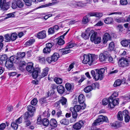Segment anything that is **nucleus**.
I'll return each mask as SVG.
<instances>
[{
  "label": "nucleus",
  "instance_id": "f257e3e1",
  "mask_svg": "<svg viewBox=\"0 0 130 130\" xmlns=\"http://www.w3.org/2000/svg\"><path fill=\"white\" fill-rule=\"evenodd\" d=\"M13 62L18 64L19 69L22 71H24V52H19L17 53V56H12L7 59L5 66L8 69H11L13 66Z\"/></svg>",
  "mask_w": 130,
  "mask_h": 130
},
{
  "label": "nucleus",
  "instance_id": "f03ea898",
  "mask_svg": "<svg viewBox=\"0 0 130 130\" xmlns=\"http://www.w3.org/2000/svg\"><path fill=\"white\" fill-rule=\"evenodd\" d=\"M83 59L82 62L84 64L88 63L89 65L92 64L93 61L96 59L95 56L93 55L89 54L88 55L84 54L82 56Z\"/></svg>",
  "mask_w": 130,
  "mask_h": 130
},
{
  "label": "nucleus",
  "instance_id": "7ed1b4c3",
  "mask_svg": "<svg viewBox=\"0 0 130 130\" xmlns=\"http://www.w3.org/2000/svg\"><path fill=\"white\" fill-rule=\"evenodd\" d=\"M117 93L115 92L111 96L109 97V107L111 108H113L115 106L119 104L118 98L115 99V98L118 96Z\"/></svg>",
  "mask_w": 130,
  "mask_h": 130
},
{
  "label": "nucleus",
  "instance_id": "20e7f679",
  "mask_svg": "<svg viewBox=\"0 0 130 130\" xmlns=\"http://www.w3.org/2000/svg\"><path fill=\"white\" fill-rule=\"evenodd\" d=\"M130 63V57L126 58L122 57L118 61L119 66L122 68H126L129 66Z\"/></svg>",
  "mask_w": 130,
  "mask_h": 130
},
{
  "label": "nucleus",
  "instance_id": "39448f33",
  "mask_svg": "<svg viewBox=\"0 0 130 130\" xmlns=\"http://www.w3.org/2000/svg\"><path fill=\"white\" fill-rule=\"evenodd\" d=\"M104 122L107 123L109 122V121L107 118L106 116L100 115L98 116L97 119L94 120L92 125L93 126H96L99 125L100 123H101L102 122Z\"/></svg>",
  "mask_w": 130,
  "mask_h": 130
},
{
  "label": "nucleus",
  "instance_id": "423d86ee",
  "mask_svg": "<svg viewBox=\"0 0 130 130\" xmlns=\"http://www.w3.org/2000/svg\"><path fill=\"white\" fill-rule=\"evenodd\" d=\"M28 111L25 113V116L26 119H29L33 116L34 113L36 110L35 107L30 105H28L27 107Z\"/></svg>",
  "mask_w": 130,
  "mask_h": 130
},
{
  "label": "nucleus",
  "instance_id": "0eeeda50",
  "mask_svg": "<svg viewBox=\"0 0 130 130\" xmlns=\"http://www.w3.org/2000/svg\"><path fill=\"white\" fill-rule=\"evenodd\" d=\"M96 73L94 76V78L95 80H97L99 79L101 80L103 78V74L105 71V69L103 68H101L100 69H96Z\"/></svg>",
  "mask_w": 130,
  "mask_h": 130
},
{
  "label": "nucleus",
  "instance_id": "6e6552de",
  "mask_svg": "<svg viewBox=\"0 0 130 130\" xmlns=\"http://www.w3.org/2000/svg\"><path fill=\"white\" fill-rule=\"evenodd\" d=\"M93 33L92 34L90 38L91 41L94 42L96 44L100 43L102 41L101 38L100 37L97 36V33L96 32H93Z\"/></svg>",
  "mask_w": 130,
  "mask_h": 130
},
{
  "label": "nucleus",
  "instance_id": "1a4fd4ad",
  "mask_svg": "<svg viewBox=\"0 0 130 130\" xmlns=\"http://www.w3.org/2000/svg\"><path fill=\"white\" fill-rule=\"evenodd\" d=\"M0 7L3 10H7L9 8L8 3L6 2V0H1Z\"/></svg>",
  "mask_w": 130,
  "mask_h": 130
},
{
  "label": "nucleus",
  "instance_id": "9d476101",
  "mask_svg": "<svg viewBox=\"0 0 130 130\" xmlns=\"http://www.w3.org/2000/svg\"><path fill=\"white\" fill-rule=\"evenodd\" d=\"M109 53L107 51L104 52L103 53L100 54L99 56L100 60L101 62L106 61L108 56Z\"/></svg>",
  "mask_w": 130,
  "mask_h": 130
},
{
  "label": "nucleus",
  "instance_id": "9b49d317",
  "mask_svg": "<svg viewBox=\"0 0 130 130\" xmlns=\"http://www.w3.org/2000/svg\"><path fill=\"white\" fill-rule=\"evenodd\" d=\"M86 105L85 103L84 105L82 106L79 105H76L74 106V107H71L70 109H71L73 111H77L78 112L80 109L83 110L85 108Z\"/></svg>",
  "mask_w": 130,
  "mask_h": 130
},
{
  "label": "nucleus",
  "instance_id": "f8f14e48",
  "mask_svg": "<svg viewBox=\"0 0 130 130\" xmlns=\"http://www.w3.org/2000/svg\"><path fill=\"white\" fill-rule=\"evenodd\" d=\"M30 118L26 119V116H25V126L28 129H33L34 128V127L32 125L30 126L31 124V122L29 120Z\"/></svg>",
  "mask_w": 130,
  "mask_h": 130
},
{
  "label": "nucleus",
  "instance_id": "ddd939ff",
  "mask_svg": "<svg viewBox=\"0 0 130 130\" xmlns=\"http://www.w3.org/2000/svg\"><path fill=\"white\" fill-rule=\"evenodd\" d=\"M126 80L125 79H123L122 81L120 79H117L115 82L113 84V86L115 87H116L120 86L121 84L127 85L128 84L126 83Z\"/></svg>",
  "mask_w": 130,
  "mask_h": 130
},
{
  "label": "nucleus",
  "instance_id": "4468645a",
  "mask_svg": "<svg viewBox=\"0 0 130 130\" xmlns=\"http://www.w3.org/2000/svg\"><path fill=\"white\" fill-rule=\"evenodd\" d=\"M46 37V32L45 30L38 32L37 34L36 37L39 39H43Z\"/></svg>",
  "mask_w": 130,
  "mask_h": 130
},
{
  "label": "nucleus",
  "instance_id": "2eb2a0df",
  "mask_svg": "<svg viewBox=\"0 0 130 130\" xmlns=\"http://www.w3.org/2000/svg\"><path fill=\"white\" fill-rule=\"evenodd\" d=\"M83 122L82 121H80L78 122H76L73 125V128L75 129L79 130L81 127L83 126Z\"/></svg>",
  "mask_w": 130,
  "mask_h": 130
},
{
  "label": "nucleus",
  "instance_id": "dca6fc26",
  "mask_svg": "<svg viewBox=\"0 0 130 130\" xmlns=\"http://www.w3.org/2000/svg\"><path fill=\"white\" fill-rule=\"evenodd\" d=\"M41 72V70L38 67H35V70L32 73V75L34 78H36L38 75L39 73Z\"/></svg>",
  "mask_w": 130,
  "mask_h": 130
},
{
  "label": "nucleus",
  "instance_id": "f3484780",
  "mask_svg": "<svg viewBox=\"0 0 130 130\" xmlns=\"http://www.w3.org/2000/svg\"><path fill=\"white\" fill-rule=\"evenodd\" d=\"M111 39V37L110 34L108 33H106L103 36L102 41L105 44L108 40H110Z\"/></svg>",
  "mask_w": 130,
  "mask_h": 130
},
{
  "label": "nucleus",
  "instance_id": "a211bd4d",
  "mask_svg": "<svg viewBox=\"0 0 130 130\" xmlns=\"http://www.w3.org/2000/svg\"><path fill=\"white\" fill-rule=\"evenodd\" d=\"M33 64L31 62H29L27 66L26 67V69L28 72L31 73L35 70V68L33 67Z\"/></svg>",
  "mask_w": 130,
  "mask_h": 130
},
{
  "label": "nucleus",
  "instance_id": "6ab92c4d",
  "mask_svg": "<svg viewBox=\"0 0 130 130\" xmlns=\"http://www.w3.org/2000/svg\"><path fill=\"white\" fill-rule=\"evenodd\" d=\"M123 115L126 122H128L130 120V117L128 115V111L126 110L123 111Z\"/></svg>",
  "mask_w": 130,
  "mask_h": 130
},
{
  "label": "nucleus",
  "instance_id": "aec40b11",
  "mask_svg": "<svg viewBox=\"0 0 130 130\" xmlns=\"http://www.w3.org/2000/svg\"><path fill=\"white\" fill-rule=\"evenodd\" d=\"M48 71L49 68L48 67H46L44 69L41 74L39 75L40 77L42 78L46 76L48 73Z\"/></svg>",
  "mask_w": 130,
  "mask_h": 130
},
{
  "label": "nucleus",
  "instance_id": "412c9836",
  "mask_svg": "<svg viewBox=\"0 0 130 130\" xmlns=\"http://www.w3.org/2000/svg\"><path fill=\"white\" fill-rule=\"evenodd\" d=\"M93 32V31H91L90 33H89L86 30L85 33L82 34V36L84 39H87L89 38L91 34Z\"/></svg>",
  "mask_w": 130,
  "mask_h": 130
},
{
  "label": "nucleus",
  "instance_id": "4be33fe9",
  "mask_svg": "<svg viewBox=\"0 0 130 130\" xmlns=\"http://www.w3.org/2000/svg\"><path fill=\"white\" fill-rule=\"evenodd\" d=\"M85 100V98L83 95L82 94H80L78 97V102L80 104H84V102Z\"/></svg>",
  "mask_w": 130,
  "mask_h": 130
},
{
  "label": "nucleus",
  "instance_id": "5701e85b",
  "mask_svg": "<svg viewBox=\"0 0 130 130\" xmlns=\"http://www.w3.org/2000/svg\"><path fill=\"white\" fill-rule=\"evenodd\" d=\"M57 90L59 93L60 94H62L64 92L65 89L62 86L60 85L57 87Z\"/></svg>",
  "mask_w": 130,
  "mask_h": 130
},
{
  "label": "nucleus",
  "instance_id": "b1692460",
  "mask_svg": "<svg viewBox=\"0 0 130 130\" xmlns=\"http://www.w3.org/2000/svg\"><path fill=\"white\" fill-rule=\"evenodd\" d=\"M50 125L53 128L56 127L57 125V123L56 120L54 119H52L50 122Z\"/></svg>",
  "mask_w": 130,
  "mask_h": 130
},
{
  "label": "nucleus",
  "instance_id": "393cba45",
  "mask_svg": "<svg viewBox=\"0 0 130 130\" xmlns=\"http://www.w3.org/2000/svg\"><path fill=\"white\" fill-rule=\"evenodd\" d=\"M130 43V40H124L121 42V44L124 47L127 46Z\"/></svg>",
  "mask_w": 130,
  "mask_h": 130
},
{
  "label": "nucleus",
  "instance_id": "a878e982",
  "mask_svg": "<svg viewBox=\"0 0 130 130\" xmlns=\"http://www.w3.org/2000/svg\"><path fill=\"white\" fill-rule=\"evenodd\" d=\"M104 21L106 24H109L113 22V20L112 18L108 17L106 18Z\"/></svg>",
  "mask_w": 130,
  "mask_h": 130
},
{
  "label": "nucleus",
  "instance_id": "bb28decb",
  "mask_svg": "<svg viewBox=\"0 0 130 130\" xmlns=\"http://www.w3.org/2000/svg\"><path fill=\"white\" fill-rule=\"evenodd\" d=\"M53 61H56L59 57V54L57 53H54L51 56Z\"/></svg>",
  "mask_w": 130,
  "mask_h": 130
},
{
  "label": "nucleus",
  "instance_id": "cd10ccee",
  "mask_svg": "<svg viewBox=\"0 0 130 130\" xmlns=\"http://www.w3.org/2000/svg\"><path fill=\"white\" fill-rule=\"evenodd\" d=\"M7 58V57L5 55L0 56V64H3V62H4Z\"/></svg>",
  "mask_w": 130,
  "mask_h": 130
},
{
  "label": "nucleus",
  "instance_id": "c85d7f7f",
  "mask_svg": "<svg viewBox=\"0 0 130 130\" xmlns=\"http://www.w3.org/2000/svg\"><path fill=\"white\" fill-rule=\"evenodd\" d=\"M37 59L41 63L44 64L45 62V59L44 57L39 56L37 57Z\"/></svg>",
  "mask_w": 130,
  "mask_h": 130
},
{
  "label": "nucleus",
  "instance_id": "c756f323",
  "mask_svg": "<svg viewBox=\"0 0 130 130\" xmlns=\"http://www.w3.org/2000/svg\"><path fill=\"white\" fill-rule=\"evenodd\" d=\"M74 87L69 83H66V88L67 90L70 92L71 90H72Z\"/></svg>",
  "mask_w": 130,
  "mask_h": 130
},
{
  "label": "nucleus",
  "instance_id": "7c9ffc66",
  "mask_svg": "<svg viewBox=\"0 0 130 130\" xmlns=\"http://www.w3.org/2000/svg\"><path fill=\"white\" fill-rule=\"evenodd\" d=\"M35 41V39H30L25 43V45L26 46H30L33 44Z\"/></svg>",
  "mask_w": 130,
  "mask_h": 130
},
{
  "label": "nucleus",
  "instance_id": "2f4dec72",
  "mask_svg": "<svg viewBox=\"0 0 130 130\" xmlns=\"http://www.w3.org/2000/svg\"><path fill=\"white\" fill-rule=\"evenodd\" d=\"M59 101L62 105H65L66 104L67 100V99L64 97H62Z\"/></svg>",
  "mask_w": 130,
  "mask_h": 130
},
{
  "label": "nucleus",
  "instance_id": "473e14b6",
  "mask_svg": "<svg viewBox=\"0 0 130 130\" xmlns=\"http://www.w3.org/2000/svg\"><path fill=\"white\" fill-rule=\"evenodd\" d=\"M31 2H35L36 0H25V4L26 6H30L31 5Z\"/></svg>",
  "mask_w": 130,
  "mask_h": 130
},
{
  "label": "nucleus",
  "instance_id": "72a5a7b5",
  "mask_svg": "<svg viewBox=\"0 0 130 130\" xmlns=\"http://www.w3.org/2000/svg\"><path fill=\"white\" fill-rule=\"evenodd\" d=\"M43 125L46 126H47L50 124V122L48 119L46 118H44L42 120V123Z\"/></svg>",
  "mask_w": 130,
  "mask_h": 130
},
{
  "label": "nucleus",
  "instance_id": "f704fd0d",
  "mask_svg": "<svg viewBox=\"0 0 130 130\" xmlns=\"http://www.w3.org/2000/svg\"><path fill=\"white\" fill-rule=\"evenodd\" d=\"M123 112H122L121 111H119L117 115L118 119L120 121H122L123 119Z\"/></svg>",
  "mask_w": 130,
  "mask_h": 130
},
{
  "label": "nucleus",
  "instance_id": "c9c22d12",
  "mask_svg": "<svg viewBox=\"0 0 130 130\" xmlns=\"http://www.w3.org/2000/svg\"><path fill=\"white\" fill-rule=\"evenodd\" d=\"M60 122L62 124L67 125L69 124V121L68 119H64L61 120Z\"/></svg>",
  "mask_w": 130,
  "mask_h": 130
},
{
  "label": "nucleus",
  "instance_id": "e433bc0d",
  "mask_svg": "<svg viewBox=\"0 0 130 130\" xmlns=\"http://www.w3.org/2000/svg\"><path fill=\"white\" fill-rule=\"evenodd\" d=\"M18 34L15 33H13L10 35L11 40L13 41L15 40L17 37Z\"/></svg>",
  "mask_w": 130,
  "mask_h": 130
},
{
  "label": "nucleus",
  "instance_id": "4c0bfd02",
  "mask_svg": "<svg viewBox=\"0 0 130 130\" xmlns=\"http://www.w3.org/2000/svg\"><path fill=\"white\" fill-rule=\"evenodd\" d=\"M111 126L113 128H118L120 127V125L118 122H115L112 123L111 124Z\"/></svg>",
  "mask_w": 130,
  "mask_h": 130
},
{
  "label": "nucleus",
  "instance_id": "58836bf2",
  "mask_svg": "<svg viewBox=\"0 0 130 130\" xmlns=\"http://www.w3.org/2000/svg\"><path fill=\"white\" fill-rule=\"evenodd\" d=\"M115 47V45L114 43L112 42H110L109 45V46L108 47V50L112 51L114 50V48Z\"/></svg>",
  "mask_w": 130,
  "mask_h": 130
},
{
  "label": "nucleus",
  "instance_id": "ea45409f",
  "mask_svg": "<svg viewBox=\"0 0 130 130\" xmlns=\"http://www.w3.org/2000/svg\"><path fill=\"white\" fill-rule=\"evenodd\" d=\"M4 37L6 40V41L7 42H9L11 40V39L10 35L8 34H7L4 35Z\"/></svg>",
  "mask_w": 130,
  "mask_h": 130
},
{
  "label": "nucleus",
  "instance_id": "a19ab883",
  "mask_svg": "<svg viewBox=\"0 0 130 130\" xmlns=\"http://www.w3.org/2000/svg\"><path fill=\"white\" fill-rule=\"evenodd\" d=\"M92 90L91 86H88L85 87L84 89V91L86 93H88Z\"/></svg>",
  "mask_w": 130,
  "mask_h": 130
},
{
  "label": "nucleus",
  "instance_id": "79ce46f5",
  "mask_svg": "<svg viewBox=\"0 0 130 130\" xmlns=\"http://www.w3.org/2000/svg\"><path fill=\"white\" fill-rule=\"evenodd\" d=\"M61 38H60L58 39L57 43L58 44L60 45H62L64 43V40Z\"/></svg>",
  "mask_w": 130,
  "mask_h": 130
},
{
  "label": "nucleus",
  "instance_id": "37998d69",
  "mask_svg": "<svg viewBox=\"0 0 130 130\" xmlns=\"http://www.w3.org/2000/svg\"><path fill=\"white\" fill-rule=\"evenodd\" d=\"M11 126L14 130H16L18 127V124L15 122H13L12 123Z\"/></svg>",
  "mask_w": 130,
  "mask_h": 130
},
{
  "label": "nucleus",
  "instance_id": "c03bdc74",
  "mask_svg": "<svg viewBox=\"0 0 130 130\" xmlns=\"http://www.w3.org/2000/svg\"><path fill=\"white\" fill-rule=\"evenodd\" d=\"M89 21V20L87 16H85L84 17L82 20V22L83 24H86Z\"/></svg>",
  "mask_w": 130,
  "mask_h": 130
},
{
  "label": "nucleus",
  "instance_id": "a18cd8bd",
  "mask_svg": "<svg viewBox=\"0 0 130 130\" xmlns=\"http://www.w3.org/2000/svg\"><path fill=\"white\" fill-rule=\"evenodd\" d=\"M55 81L58 84H61L62 82V79L59 78H55L54 79Z\"/></svg>",
  "mask_w": 130,
  "mask_h": 130
},
{
  "label": "nucleus",
  "instance_id": "49530a36",
  "mask_svg": "<svg viewBox=\"0 0 130 130\" xmlns=\"http://www.w3.org/2000/svg\"><path fill=\"white\" fill-rule=\"evenodd\" d=\"M62 54L64 55L71 52V51L70 49L66 48L62 50Z\"/></svg>",
  "mask_w": 130,
  "mask_h": 130
},
{
  "label": "nucleus",
  "instance_id": "de8ad7c7",
  "mask_svg": "<svg viewBox=\"0 0 130 130\" xmlns=\"http://www.w3.org/2000/svg\"><path fill=\"white\" fill-rule=\"evenodd\" d=\"M38 100L36 98L33 99L31 102V104L33 105H36L37 104Z\"/></svg>",
  "mask_w": 130,
  "mask_h": 130
},
{
  "label": "nucleus",
  "instance_id": "09e8293b",
  "mask_svg": "<svg viewBox=\"0 0 130 130\" xmlns=\"http://www.w3.org/2000/svg\"><path fill=\"white\" fill-rule=\"evenodd\" d=\"M70 110L72 112L73 118L74 119H76L78 116L77 111H75L74 110L73 111L71 109Z\"/></svg>",
  "mask_w": 130,
  "mask_h": 130
},
{
  "label": "nucleus",
  "instance_id": "8fccbe9b",
  "mask_svg": "<svg viewBox=\"0 0 130 130\" xmlns=\"http://www.w3.org/2000/svg\"><path fill=\"white\" fill-rule=\"evenodd\" d=\"M109 98L108 99H107L106 98L104 99L102 101V104L103 105H106L108 104V103L109 104Z\"/></svg>",
  "mask_w": 130,
  "mask_h": 130
},
{
  "label": "nucleus",
  "instance_id": "3c124183",
  "mask_svg": "<svg viewBox=\"0 0 130 130\" xmlns=\"http://www.w3.org/2000/svg\"><path fill=\"white\" fill-rule=\"evenodd\" d=\"M51 49L49 48L46 47L44 48L43 50V52L45 54H48L50 52Z\"/></svg>",
  "mask_w": 130,
  "mask_h": 130
},
{
  "label": "nucleus",
  "instance_id": "603ef678",
  "mask_svg": "<svg viewBox=\"0 0 130 130\" xmlns=\"http://www.w3.org/2000/svg\"><path fill=\"white\" fill-rule=\"evenodd\" d=\"M53 4L54 3H49L48 4L40 6L39 7V8H42L45 7H48L49 6H50L52 5H53Z\"/></svg>",
  "mask_w": 130,
  "mask_h": 130
},
{
  "label": "nucleus",
  "instance_id": "864d4df0",
  "mask_svg": "<svg viewBox=\"0 0 130 130\" xmlns=\"http://www.w3.org/2000/svg\"><path fill=\"white\" fill-rule=\"evenodd\" d=\"M23 116H22L15 121V122L18 124L21 123L22 121Z\"/></svg>",
  "mask_w": 130,
  "mask_h": 130
},
{
  "label": "nucleus",
  "instance_id": "5fc2aeb1",
  "mask_svg": "<svg viewBox=\"0 0 130 130\" xmlns=\"http://www.w3.org/2000/svg\"><path fill=\"white\" fill-rule=\"evenodd\" d=\"M7 17H5L4 19H6L10 18H12L14 17V15L13 13H8L7 15Z\"/></svg>",
  "mask_w": 130,
  "mask_h": 130
},
{
  "label": "nucleus",
  "instance_id": "6e6d98bb",
  "mask_svg": "<svg viewBox=\"0 0 130 130\" xmlns=\"http://www.w3.org/2000/svg\"><path fill=\"white\" fill-rule=\"evenodd\" d=\"M18 7L19 8H21L23 7V4L21 1L18 0L17 2Z\"/></svg>",
  "mask_w": 130,
  "mask_h": 130
},
{
  "label": "nucleus",
  "instance_id": "4d7b16f0",
  "mask_svg": "<svg viewBox=\"0 0 130 130\" xmlns=\"http://www.w3.org/2000/svg\"><path fill=\"white\" fill-rule=\"evenodd\" d=\"M55 32V30L53 28H51L49 29L48 31V34H52Z\"/></svg>",
  "mask_w": 130,
  "mask_h": 130
},
{
  "label": "nucleus",
  "instance_id": "13d9d810",
  "mask_svg": "<svg viewBox=\"0 0 130 130\" xmlns=\"http://www.w3.org/2000/svg\"><path fill=\"white\" fill-rule=\"evenodd\" d=\"M84 4L81 2H77V7H83L84 6Z\"/></svg>",
  "mask_w": 130,
  "mask_h": 130
},
{
  "label": "nucleus",
  "instance_id": "bf43d9fd",
  "mask_svg": "<svg viewBox=\"0 0 130 130\" xmlns=\"http://www.w3.org/2000/svg\"><path fill=\"white\" fill-rule=\"evenodd\" d=\"M50 114L49 113L48 111H44L42 114V115L46 118L50 116Z\"/></svg>",
  "mask_w": 130,
  "mask_h": 130
},
{
  "label": "nucleus",
  "instance_id": "052dcab7",
  "mask_svg": "<svg viewBox=\"0 0 130 130\" xmlns=\"http://www.w3.org/2000/svg\"><path fill=\"white\" fill-rule=\"evenodd\" d=\"M125 102H128L130 101V95L125 96L124 98Z\"/></svg>",
  "mask_w": 130,
  "mask_h": 130
},
{
  "label": "nucleus",
  "instance_id": "680f3d73",
  "mask_svg": "<svg viewBox=\"0 0 130 130\" xmlns=\"http://www.w3.org/2000/svg\"><path fill=\"white\" fill-rule=\"evenodd\" d=\"M108 59V61L109 62L113 63H114V61L113 60L112 57L111 56H109V54L107 58Z\"/></svg>",
  "mask_w": 130,
  "mask_h": 130
},
{
  "label": "nucleus",
  "instance_id": "e2e57ef3",
  "mask_svg": "<svg viewBox=\"0 0 130 130\" xmlns=\"http://www.w3.org/2000/svg\"><path fill=\"white\" fill-rule=\"evenodd\" d=\"M74 44L73 43H68L67 46H66V48L69 49L71 48L74 46Z\"/></svg>",
  "mask_w": 130,
  "mask_h": 130
},
{
  "label": "nucleus",
  "instance_id": "0e129e2a",
  "mask_svg": "<svg viewBox=\"0 0 130 130\" xmlns=\"http://www.w3.org/2000/svg\"><path fill=\"white\" fill-rule=\"evenodd\" d=\"M70 6L72 7H77V2H73L70 4Z\"/></svg>",
  "mask_w": 130,
  "mask_h": 130
},
{
  "label": "nucleus",
  "instance_id": "69168bd1",
  "mask_svg": "<svg viewBox=\"0 0 130 130\" xmlns=\"http://www.w3.org/2000/svg\"><path fill=\"white\" fill-rule=\"evenodd\" d=\"M6 125L5 123H3L0 125V130H3L6 127Z\"/></svg>",
  "mask_w": 130,
  "mask_h": 130
},
{
  "label": "nucleus",
  "instance_id": "338daca9",
  "mask_svg": "<svg viewBox=\"0 0 130 130\" xmlns=\"http://www.w3.org/2000/svg\"><path fill=\"white\" fill-rule=\"evenodd\" d=\"M53 43H46V46L51 49L53 46Z\"/></svg>",
  "mask_w": 130,
  "mask_h": 130
},
{
  "label": "nucleus",
  "instance_id": "774afa93",
  "mask_svg": "<svg viewBox=\"0 0 130 130\" xmlns=\"http://www.w3.org/2000/svg\"><path fill=\"white\" fill-rule=\"evenodd\" d=\"M120 3L122 5H125L127 4V3L126 0H121Z\"/></svg>",
  "mask_w": 130,
  "mask_h": 130
}]
</instances>
